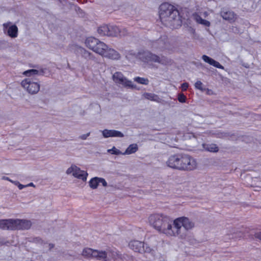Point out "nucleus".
I'll return each mask as SVG.
<instances>
[{
  "instance_id": "obj_1",
  "label": "nucleus",
  "mask_w": 261,
  "mask_h": 261,
  "mask_svg": "<svg viewBox=\"0 0 261 261\" xmlns=\"http://www.w3.org/2000/svg\"><path fill=\"white\" fill-rule=\"evenodd\" d=\"M150 225L160 233L169 237H177L180 235L181 227L186 230L194 227V223L188 218L180 217L176 218L173 222L169 217L162 214H154L148 218Z\"/></svg>"
},
{
  "instance_id": "obj_2",
  "label": "nucleus",
  "mask_w": 261,
  "mask_h": 261,
  "mask_svg": "<svg viewBox=\"0 0 261 261\" xmlns=\"http://www.w3.org/2000/svg\"><path fill=\"white\" fill-rule=\"evenodd\" d=\"M166 164L169 168L179 171H192L197 166L196 159L184 153H176L170 156Z\"/></svg>"
},
{
  "instance_id": "obj_3",
  "label": "nucleus",
  "mask_w": 261,
  "mask_h": 261,
  "mask_svg": "<svg viewBox=\"0 0 261 261\" xmlns=\"http://www.w3.org/2000/svg\"><path fill=\"white\" fill-rule=\"evenodd\" d=\"M159 17L163 24H164V22H172L177 21L179 22V24L181 25V20L179 11L174 6L168 3H164L160 5Z\"/></svg>"
},
{
  "instance_id": "obj_4",
  "label": "nucleus",
  "mask_w": 261,
  "mask_h": 261,
  "mask_svg": "<svg viewBox=\"0 0 261 261\" xmlns=\"http://www.w3.org/2000/svg\"><path fill=\"white\" fill-rule=\"evenodd\" d=\"M31 221L24 219H1L0 228L4 230H27L31 228Z\"/></svg>"
},
{
  "instance_id": "obj_5",
  "label": "nucleus",
  "mask_w": 261,
  "mask_h": 261,
  "mask_svg": "<svg viewBox=\"0 0 261 261\" xmlns=\"http://www.w3.org/2000/svg\"><path fill=\"white\" fill-rule=\"evenodd\" d=\"M137 57L142 62L146 63L158 62L162 64H167L168 63L165 59H160L158 56L148 51L139 52Z\"/></svg>"
},
{
  "instance_id": "obj_6",
  "label": "nucleus",
  "mask_w": 261,
  "mask_h": 261,
  "mask_svg": "<svg viewBox=\"0 0 261 261\" xmlns=\"http://www.w3.org/2000/svg\"><path fill=\"white\" fill-rule=\"evenodd\" d=\"M128 246L136 252L151 253L153 251V249L147 244H145L144 242L136 240L130 241Z\"/></svg>"
},
{
  "instance_id": "obj_7",
  "label": "nucleus",
  "mask_w": 261,
  "mask_h": 261,
  "mask_svg": "<svg viewBox=\"0 0 261 261\" xmlns=\"http://www.w3.org/2000/svg\"><path fill=\"white\" fill-rule=\"evenodd\" d=\"M82 255L87 258H94L98 260H106L107 254L105 251H98L87 248L83 250Z\"/></svg>"
},
{
  "instance_id": "obj_8",
  "label": "nucleus",
  "mask_w": 261,
  "mask_h": 261,
  "mask_svg": "<svg viewBox=\"0 0 261 261\" xmlns=\"http://www.w3.org/2000/svg\"><path fill=\"white\" fill-rule=\"evenodd\" d=\"M21 86L26 89L31 94L37 93L40 89V85L36 82H34L30 78L25 79L21 83Z\"/></svg>"
},
{
  "instance_id": "obj_9",
  "label": "nucleus",
  "mask_w": 261,
  "mask_h": 261,
  "mask_svg": "<svg viewBox=\"0 0 261 261\" xmlns=\"http://www.w3.org/2000/svg\"><path fill=\"white\" fill-rule=\"evenodd\" d=\"M67 174L72 173V175L75 177L81 179L83 181H86L88 176V173L83 170H81L80 168L76 166H71L66 171Z\"/></svg>"
},
{
  "instance_id": "obj_10",
  "label": "nucleus",
  "mask_w": 261,
  "mask_h": 261,
  "mask_svg": "<svg viewBox=\"0 0 261 261\" xmlns=\"http://www.w3.org/2000/svg\"><path fill=\"white\" fill-rule=\"evenodd\" d=\"M113 80L115 83L122 85L125 87H133L132 82L127 80L121 72H115L113 75Z\"/></svg>"
},
{
  "instance_id": "obj_11",
  "label": "nucleus",
  "mask_w": 261,
  "mask_h": 261,
  "mask_svg": "<svg viewBox=\"0 0 261 261\" xmlns=\"http://www.w3.org/2000/svg\"><path fill=\"white\" fill-rule=\"evenodd\" d=\"M115 30L116 31L118 30L117 27H109L107 25H103L99 27L97 29L98 34L101 36H114L117 35L116 32L113 33L112 30Z\"/></svg>"
},
{
  "instance_id": "obj_12",
  "label": "nucleus",
  "mask_w": 261,
  "mask_h": 261,
  "mask_svg": "<svg viewBox=\"0 0 261 261\" xmlns=\"http://www.w3.org/2000/svg\"><path fill=\"white\" fill-rule=\"evenodd\" d=\"M10 23H6L3 24L4 31L7 30V34L12 38H15L18 35V28L16 25H12L9 27Z\"/></svg>"
},
{
  "instance_id": "obj_13",
  "label": "nucleus",
  "mask_w": 261,
  "mask_h": 261,
  "mask_svg": "<svg viewBox=\"0 0 261 261\" xmlns=\"http://www.w3.org/2000/svg\"><path fill=\"white\" fill-rule=\"evenodd\" d=\"M102 135L104 138H107L109 137H119L122 138L124 135L120 131L114 129H105L102 132Z\"/></svg>"
},
{
  "instance_id": "obj_14",
  "label": "nucleus",
  "mask_w": 261,
  "mask_h": 261,
  "mask_svg": "<svg viewBox=\"0 0 261 261\" xmlns=\"http://www.w3.org/2000/svg\"><path fill=\"white\" fill-rule=\"evenodd\" d=\"M102 56L105 57L112 60H118L120 58V55L116 50L112 48L106 49L105 54Z\"/></svg>"
},
{
  "instance_id": "obj_15",
  "label": "nucleus",
  "mask_w": 261,
  "mask_h": 261,
  "mask_svg": "<svg viewBox=\"0 0 261 261\" xmlns=\"http://www.w3.org/2000/svg\"><path fill=\"white\" fill-rule=\"evenodd\" d=\"M98 42H99V40L93 37H88L85 41L86 46L94 52L95 50H98L96 48Z\"/></svg>"
},
{
  "instance_id": "obj_16",
  "label": "nucleus",
  "mask_w": 261,
  "mask_h": 261,
  "mask_svg": "<svg viewBox=\"0 0 261 261\" xmlns=\"http://www.w3.org/2000/svg\"><path fill=\"white\" fill-rule=\"evenodd\" d=\"M220 13L221 16L224 19L230 22L234 21L236 14L232 11L226 9H223Z\"/></svg>"
},
{
  "instance_id": "obj_17",
  "label": "nucleus",
  "mask_w": 261,
  "mask_h": 261,
  "mask_svg": "<svg viewBox=\"0 0 261 261\" xmlns=\"http://www.w3.org/2000/svg\"><path fill=\"white\" fill-rule=\"evenodd\" d=\"M202 59L205 62L211 65H212L219 69H224V66L221 65L218 62L215 61V60L213 59L212 58L209 57L206 55H203L202 56Z\"/></svg>"
},
{
  "instance_id": "obj_18",
  "label": "nucleus",
  "mask_w": 261,
  "mask_h": 261,
  "mask_svg": "<svg viewBox=\"0 0 261 261\" xmlns=\"http://www.w3.org/2000/svg\"><path fill=\"white\" fill-rule=\"evenodd\" d=\"M107 256L110 257V259L113 261H119L122 260V254L119 253V252L115 250H109L107 252Z\"/></svg>"
},
{
  "instance_id": "obj_19",
  "label": "nucleus",
  "mask_w": 261,
  "mask_h": 261,
  "mask_svg": "<svg viewBox=\"0 0 261 261\" xmlns=\"http://www.w3.org/2000/svg\"><path fill=\"white\" fill-rule=\"evenodd\" d=\"M96 48H97L98 50H95V52L102 56L105 54L106 49H108V46L103 42L99 40Z\"/></svg>"
},
{
  "instance_id": "obj_20",
  "label": "nucleus",
  "mask_w": 261,
  "mask_h": 261,
  "mask_svg": "<svg viewBox=\"0 0 261 261\" xmlns=\"http://www.w3.org/2000/svg\"><path fill=\"white\" fill-rule=\"evenodd\" d=\"M143 97L147 99L153 101H158L159 97L158 96L154 93L145 92L143 94Z\"/></svg>"
},
{
  "instance_id": "obj_21",
  "label": "nucleus",
  "mask_w": 261,
  "mask_h": 261,
  "mask_svg": "<svg viewBox=\"0 0 261 261\" xmlns=\"http://www.w3.org/2000/svg\"><path fill=\"white\" fill-rule=\"evenodd\" d=\"M203 147L205 150L210 152H216L219 150L218 147L215 144H203Z\"/></svg>"
},
{
  "instance_id": "obj_22",
  "label": "nucleus",
  "mask_w": 261,
  "mask_h": 261,
  "mask_svg": "<svg viewBox=\"0 0 261 261\" xmlns=\"http://www.w3.org/2000/svg\"><path fill=\"white\" fill-rule=\"evenodd\" d=\"M138 149L136 144H132L129 145L125 151V154H130L136 152Z\"/></svg>"
},
{
  "instance_id": "obj_23",
  "label": "nucleus",
  "mask_w": 261,
  "mask_h": 261,
  "mask_svg": "<svg viewBox=\"0 0 261 261\" xmlns=\"http://www.w3.org/2000/svg\"><path fill=\"white\" fill-rule=\"evenodd\" d=\"M99 184V177H97L92 178L89 181V186L93 189H96Z\"/></svg>"
},
{
  "instance_id": "obj_24",
  "label": "nucleus",
  "mask_w": 261,
  "mask_h": 261,
  "mask_svg": "<svg viewBox=\"0 0 261 261\" xmlns=\"http://www.w3.org/2000/svg\"><path fill=\"white\" fill-rule=\"evenodd\" d=\"M196 21L201 24H203L206 27H210V22L208 20H206L205 19H202L200 16H197L196 18Z\"/></svg>"
},
{
  "instance_id": "obj_25",
  "label": "nucleus",
  "mask_w": 261,
  "mask_h": 261,
  "mask_svg": "<svg viewBox=\"0 0 261 261\" xmlns=\"http://www.w3.org/2000/svg\"><path fill=\"white\" fill-rule=\"evenodd\" d=\"M134 80L138 83L145 85H148L149 83V80L147 79L141 77H139V76L136 77L134 79Z\"/></svg>"
},
{
  "instance_id": "obj_26",
  "label": "nucleus",
  "mask_w": 261,
  "mask_h": 261,
  "mask_svg": "<svg viewBox=\"0 0 261 261\" xmlns=\"http://www.w3.org/2000/svg\"><path fill=\"white\" fill-rule=\"evenodd\" d=\"M80 51H81V54H82V56L83 57H84L86 59H87V58L90 59L91 58V54L90 53H89V51L86 50L84 48L80 47Z\"/></svg>"
},
{
  "instance_id": "obj_27",
  "label": "nucleus",
  "mask_w": 261,
  "mask_h": 261,
  "mask_svg": "<svg viewBox=\"0 0 261 261\" xmlns=\"http://www.w3.org/2000/svg\"><path fill=\"white\" fill-rule=\"evenodd\" d=\"M108 152L112 154L116 155H119L121 153V151L119 149H117L115 146L113 147L112 149H109Z\"/></svg>"
},
{
  "instance_id": "obj_28",
  "label": "nucleus",
  "mask_w": 261,
  "mask_h": 261,
  "mask_svg": "<svg viewBox=\"0 0 261 261\" xmlns=\"http://www.w3.org/2000/svg\"><path fill=\"white\" fill-rule=\"evenodd\" d=\"M195 88L199 89L201 91H203L204 90V89L203 88V84L200 81H198L195 83Z\"/></svg>"
},
{
  "instance_id": "obj_29",
  "label": "nucleus",
  "mask_w": 261,
  "mask_h": 261,
  "mask_svg": "<svg viewBox=\"0 0 261 261\" xmlns=\"http://www.w3.org/2000/svg\"><path fill=\"white\" fill-rule=\"evenodd\" d=\"M38 70L36 69H31L24 72V74L26 76H29L30 74H36L38 73Z\"/></svg>"
},
{
  "instance_id": "obj_30",
  "label": "nucleus",
  "mask_w": 261,
  "mask_h": 261,
  "mask_svg": "<svg viewBox=\"0 0 261 261\" xmlns=\"http://www.w3.org/2000/svg\"><path fill=\"white\" fill-rule=\"evenodd\" d=\"M187 97L184 94H179L178 96V100L180 102H185Z\"/></svg>"
},
{
  "instance_id": "obj_31",
  "label": "nucleus",
  "mask_w": 261,
  "mask_h": 261,
  "mask_svg": "<svg viewBox=\"0 0 261 261\" xmlns=\"http://www.w3.org/2000/svg\"><path fill=\"white\" fill-rule=\"evenodd\" d=\"M189 87V84L188 83H184L181 84V90L182 91H185L187 90V89Z\"/></svg>"
},
{
  "instance_id": "obj_32",
  "label": "nucleus",
  "mask_w": 261,
  "mask_h": 261,
  "mask_svg": "<svg viewBox=\"0 0 261 261\" xmlns=\"http://www.w3.org/2000/svg\"><path fill=\"white\" fill-rule=\"evenodd\" d=\"M188 31L191 34H192V35H194L195 34V30L191 27H189L188 28Z\"/></svg>"
},
{
  "instance_id": "obj_33",
  "label": "nucleus",
  "mask_w": 261,
  "mask_h": 261,
  "mask_svg": "<svg viewBox=\"0 0 261 261\" xmlns=\"http://www.w3.org/2000/svg\"><path fill=\"white\" fill-rule=\"evenodd\" d=\"M99 181L100 184L101 183L103 187H106L107 186V183L104 178L99 177Z\"/></svg>"
},
{
  "instance_id": "obj_34",
  "label": "nucleus",
  "mask_w": 261,
  "mask_h": 261,
  "mask_svg": "<svg viewBox=\"0 0 261 261\" xmlns=\"http://www.w3.org/2000/svg\"><path fill=\"white\" fill-rule=\"evenodd\" d=\"M255 238L261 240V231L256 232L254 234Z\"/></svg>"
},
{
  "instance_id": "obj_35",
  "label": "nucleus",
  "mask_w": 261,
  "mask_h": 261,
  "mask_svg": "<svg viewBox=\"0 0 261 261\" xmlns=\"http://www.w3.org/2000/svg\"><path fill=\"white\" fill-rule=\"evenodd\" d=\"M89 135V133L87 134V135H83L82 137H81V138L82 139H86L87 137Z\"/></svg>"
},
{
  "instance_id": "obj_36",
  "label": "nucleus",
  "mask_w": 261,
  "mask_h": 261,
  "mask_svg": "<svg viewBox=\"0 0 261 261\" xmlns=\"http://www.w3.org/2000/svg\"><path fill=\"white\" fill-rule=\"evenodd\" d=\"M3 179H6V180H9V181H11V180H10V179H9V177H5V176H4V177H3Z\"/></svg>"
},
{
  "instance_id": "obj_37",
  "label": "nucleus",
  "mask_w": 261,
  "mask_h": 261,
  "mask_svg": "<svg viewBox=\"0 0 261 261\" xmlns=\"http://www.w3.org/2000/svg\"><path fill=\"white\" fill-rule=\"evenodd\" d=\"M23 188V186L22 185H19V189H22Z\"/></svg>"
},
{
  "instance_id": "obj_38",
  "label": "nucleus",
  "mask_w": 261,
  "mask_h": 261,
  "mask_svg": "<svg viewBox=\"0 0 261 261\" xmlns=\"http://www.w3.org/2000/svg\"><path fill=\"white\" fill-rule=\"evenodd\" d=\"M49 246H50V248H53L54 246V245L53 244H49Z\"/></svg>"
},
{
  "instance_id": "obj_39",
  "label": "nucleus",
  "mask_w": 261,
  "mask_h": 261,
  "mask_svg": "<svg viewBox=\"0 0 261 261\" xmlns=\"http://www.w3.org/2000/svg\"><path fill=\"white\" fill-rule=\"evenodd\" d=\"M29 185L31 186H33V183H30Z\"/></svg>"
},
{
  "instance_id": "obj_40",
  "label": "nucleus",
  "mask_w": 261,
  "mask_h": 261,
  "mask_svg": "<svg viewBox=\"0 0 261 261\" xmlns=\"http://www.w3.org/2000/svg\"><path fill=\"white\" fill-rule=\"evenodd\" d=\"M237 238V236H234V237H232V238Z\"/></svg>"
}]
</instances>
